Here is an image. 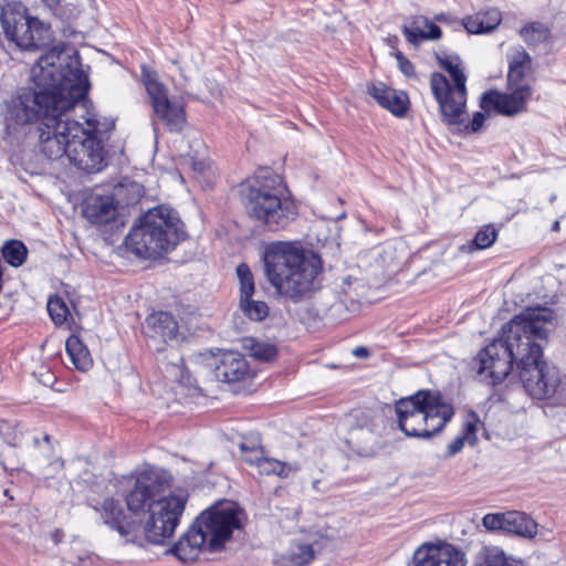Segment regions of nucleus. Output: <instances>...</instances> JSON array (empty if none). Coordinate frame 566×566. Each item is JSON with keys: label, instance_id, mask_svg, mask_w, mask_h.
Masks as SVG:
<instances>
[{"label": "nucleus", "instance_id": "6e6552de", "mask_svg": "<svg viewBox=\"0 0 566 566\" xmlns=\"http://www.w3.org/2000/svg\"><path fill=\"white\" fill-rule=\"evenodd\" d=\"M72 111L83 119V133L70 139L67 158L81 170L98 172L105 166L103 136L113 129L114 122L108 119L102 122L94 112L86 109L84 103H76Z\"/></svg>", "mask_w": 566, "mask_h": 566}, {"label": "nucleus", "instance_id": "4468645a", "mask_svg": "<svg viewBox=\"0 0 566 566\" xmlns=\"http://www.w3.org/2000/svg\"><path fill=\"white\" fill-rule=\"evenodd\" d=\"M142 78L156 116L170 132H180L186 124L184 105L168 97V90L158 81L156 73L143 69Z\"/></svg>", "mask_w": 566, "mask_h": 566}, {"label": "nucleus", "instance_id": "9d476101", "mask_svg": "<svg viewBox=\"0 0 566 566\" xmlns=\"http://www.w3.org/2000/svg\"><path fill=\"white\" fill-rule=\"evenodd\" d=\"M188 501L186 490L178 489L161 495L149 506L144 525L145 538L154 545H165L175 534Z\"/></svg>", "mask_w": 566, "mask_h": 566}, {"label": "nucleus", "instance_id": "8fccbe9b", "mask_svg": "<svg viewBox=\"0 0 566 566\" xmlns=\"http://www.w3.org/2000/svg\"><path fill=\"white\" fill-rule=\"evenodd\" d=\"M434 20L439 21L441 23H447V24H452V23L457 22L455 18H453L452 15L447 14V13H439V14H437L434 17Z\"/></svg>", "mask_w": 566, "mask_h": 566}, {"label": "nucleus", "instance_id": "dca6fc26", "mask_svg": "<svg viewBox=\"0 0 566 566\" xmlns=\"http://www.w3.org/2000/svg\"><path fill=\"white\" fill-rule=\"evenodd\" d=\"M511 93L489 91L481 97V108L485 112L495 111L506 116L516 115L525 111L526 103L532 95L531 85L511 87Z\"/></svg>", "mask_w": 566, "mask_h": 566}, {"label": "nucleus", "instance_id": "f8f14e48", "mask_svg": "<svg viewBox=\"0 0 566 566\" xmlns=\"http://www.w3.org/2000/svg\"><path fill=\"white\" fill-rule=\"evenodd\" d=\"M171 482V474L161 468L149 467L142 470L133 478V484L126 493L128 510L134 514L148 511L170 488Z\"/></svg>", "mask_w": 566, "mask_h": 566}, {"label": "nucleus", "instance_id": "39448f33", "mask_svg": "<svg viewBox=\"0 0 566 566\" xmlns=\"http://www.w3.org/2000/svg\"><path fill=\"white\" fill-rule=\"evenodd\" d=\"M185 237L184 224L177 212L158 206L149 209L132 228L125 244L135 255L150 259L168 252Z\"/></svg>", "mask_w": 566, "mask_h": 566}, {"label": "nucleus", "instance_id": "c9c22d12", "mask_svg": "<svg viewBox=\"0 0 566 566\" xmlns=\"http://www.w3.org/2000/svg\"><path fill=\"white\" fill-rule=\"evenodd\" d=\"M3 259L11 266L22 265L28 255L27 247L19 240H10L2 248Z\"/></svg>", "mask_w": 566, "mask_h": 566}, {"label": "nucleus", "instance_id": "1a4fd4ad", "mask_svg": "<svg viewBox=\"0 0 566 566\" xmlns=\"http://www.w3.org/2000/svg\"><path fill=\"white\" fill-rule=\"evenodd\" d=\"M0 24L6 39L21 50L39 48L49 38L48 25L30 15L21 1H10L2 6Z\"/></svg>", "mask_w": 566, "mask_h": 566}, {"label": "nucleus", "instance_id": "09e8293b", "mask_svg": "<svg viewBox=\"0 0 566 566\" xmlns=\"http://www.w3.org/2000/svg\"><path fill=\"white\" fill-rule=\"evenodd\" d=\"M396 57H397V60H398V64H399V67H400L401 72H402L403 74H406L407 76L412 75V74H413V72H415V69H413L412 63H411L410 61H408V60L402 55V53H401V52H398V53L396 54Z\"/></svg>", "mask_w": 566, "mask_h": 566}, {"label": "nucleus", "instance_id": "a19ab883", "mask_svg": "<svg viewBox=\"0 0 566 566\" xmlns=\"http://www.w3.org/2000/svg\"><path fill=\"white\" fill-rule=\"evenodd\" d=\"M124 191H127V193H128V197L126 199V205L136 203L144 196V188L140 184H137V182L119 185L116 188L117 195H120Z\"/></svg>", "mask_w": 566, "mask_h": 566}, {"label": "nucleus", "instance_id": "f03ea898", "mask_svg": "<svg viewBox=\"0 0 566 566\" xmlns=\"http://www.w3.org/2000/svg\"><path fill=\"white\" fill-rule=\"evenodd\" d=\"M553 312L546 307L526 308L502 329L501 338L485 346L472 361L481 381L492 385L504 380L513 363L521 367L543 358L553 325Z\"/></svg>", "mask_w": 566, "mask_h": 566}, {"label": "nucleus", "instance_id": "37998d69", "mask_svg": "<svg viewBox=\"0 0 566 566\" xmlns=\"http://www.w3.org/2000/svg\"><path fill=\"white\" fill-rule=\"evenodd\" d=\"M481 422L474 413L470 415L464 423V431L462 436H464L467 442L471 446H473L478 440L476 432Z\"/></svg>", "mask_w": 566, "mask_h": 566}, {"label": "nucleus", "instance_id": "f704fd0d", "mask_svg": "<svg viewBox=\"0 0 566 566\" xmlns=\"http://www.w3.org/2000/svg\"><path fill=\"white\" fill-rule=\"evenodd\" d=\"M496 229L492 224H486L476 232L474 239L470 243L462 245L460 249L463 252L488 249L496 241Z\"/></svg>", "mask_w": 566, "mask_h": 566}, {"label": "nucleus", "instance_id": "ddd939ff", "mask_svg": "<svg viewBox=\"0 0 566 566\" xmlns=\"http://www.w3.org/2000/svg\"><path fill=\"white\" fill-rule=\"evenodd\" d=\"M71 112L65 115H55L52 123L40 126L39 148L48 159L57 160L67 157L71 138L83 133V123L72 119Z\"/></svg>", "mask_w": 566, "mask_h": 566}, {"label": "nucleus", "instance_id": "2eb2a0df", "mask_svg": "<svg viewBox=\"0 0 566 566\" xmlns=\"http://www.w3.org/2000/svg\"><path fill=\"white\" fill-rule=\"evenodd\" d=\"M520 368V378L530 396L544 399L553 398L556 401L559 371L543 358L526 363Z\"/></svg>", "mask_w": 566, "mask_h": 566}, {"label": "nucleus", "instance_id": "e433bc0d", "mask_svg": "<svg viewBox=\"0 0 566 566\" xmlns=\"http://www.w3.org/2000/svg\"><path fill=\"white\" fill-rule=\"evenodd\" d=\"M520 34L528 45H537L548 40L551 31L541 22H532L525 25Z\"/></svg>", "mask_w": 566, "mask_h": 566}, {"label": "nucleus", "instance_id": "49530a36", "mask_svg": "<svg viewBox=\"0 0 566 566\" xmlns=\"http://www.w3.org/2000/svg\"><path fill=\"white\" fill-rule=\"evenodd\" d=\"M556 403L566 407V373L563 376L559 375Z\"/></svg>", "mask_w": 566, "mask_h": 566}, {"label": "nucleus", "instance_id": "7ed1b4c3", "mask_svg": "<svg viewBox=\"0 0 566 566\" xmlns=\"http://www.w3.org/2000/svg\"><path fill=\"white\" fill-rule=\"evenodd\" d=\"M263 261L266 279L281 297L298 303L321 287V258L296 242L269 244Z\"/></svg>", "mask_w": 566, "mask_h": 566}, {"label": "nucleus", "instance_id": "4c0bfd02", "mask_svg": "<svg viewBox=\"0 0 566 566\" xmlns=\"http://www.w3.org/2000/svg\"><path fill=\"white\" fill-rule=\"evenodd\" d=\"M240 308L252 321H263L269 315V306L263 301H255L252 297L240 300Z\"/></svg>", "mask_w": 566, "mask_h": 566}, {"label": "nucleus", "instance_id": "f3484780", "mask_svg": "<svg viewBox=\"0 0 566 566\" xmlns=\"http://www.w3.org/2000/svg\"><path fill=\"white\" fill-rule=\"evenodd\" d=\"M415 566H465V554L452 544L424 543L413 553Z\"/></svg>", "mask_w": 566, "mask_h": 566}, {"label": "nucleus", "instance_id": "c03bdc74", "mask_svg": "<svg viewBox=\"0 0 566 566\" xmlns=\"http://www.w3.org/2000/svg\"><path fill=\"white\" fill-rule=\"evenodd\" d=\"M264 451L260 443H253L250 451L242 453V459L251 467H256L263 458Z\"/></svg>", "mask_w": 566, "mask_h": 566}, {"label": "nucleus", "instance_id": "f257e3e1", "mask_svg": "<svg viewBox=\"0 0 566 566\" xmlns=\"http://www.w3.org/2000/svg\"><path fill=\"white\" fill-rule=\"evenodd\" d=\"M33 87L23 88L7 104L4 116L9 136L25 133L35 124L52 123L55 115L72 112L88 86L76 54L57 46L41 55L31 69Z\"/></svg>", "mask_w": 566, "mask_h": 566}, {"label": "nucleus", "instance_id": "a878e982", "mask_svg": "<svg viewBox=\"0 0 566 566\" xmlns=\"http://www.w3.org/2000/svg\"><path fill=\"white\" fill-rule=\"evenodd\" d=\"M344 426L352 440H360L375 432V412L369 409H355L346 415Z\"/></svg>", "mask_w": 566, "mask_h": 566}, {"label": "nucleus", "instance_id": "bb28decb", "mask_svg": "<svg viewBox=\"0 0 566 566\" xmlns=\"http://www.w3.org/2000/svg\"><path fill=\"white\" fill-rule=\"evenodd\" d=\"M501 20L500 11L490 9L467 17L460 24L463 25L469 33L480 34L493 31L501 23Z\"/></svg>", "mask_w": 566, "mask_h": 566}, {"label": "nucleus", "instance_id": "cd10ccee", "mask_svg": "<svg viewBox=\"0 0 566 566\" xmlns=\"http://www.w3.org/2000/svg\"><path fill=\"white\" fill-rule=\"evenodd\" d=\"M531 70L532 60L530 54L525 50H516L513 52L510 56V69L507 74L510 87L528 85L523 81Z\"/></svg>", "mask_w": 566, "mask_h": 566}, {"label": "nucleus", "instance_id": "603ef678", "mask_svg": "<svg viewBox=\"0 0 566 566\" xmlns=\"http://www.w3.org/2000/svg\"><path fill=\"white\" fill-rule=\"evenodd\" d=\"M253 443H259V441H243L240 443V450H241V453H245L248 451H250L251 447Z\"/></svg>", "mask_w": 566, "mask_h": 566}, {"label": "nucleus", "instance_id": "0eeeda50", "mask_svg": "<svg viewBox=\"0 0 566 566\" xmlns=\"http://www.w3.org/2000/svg\"><path fill=\"white\" fill-rule=\"evenodd\" d=\"M437 60L448 72L452 83L441 73L434 72L430 77V90L439 105L443 123L460 125L463 123L467 106V75L459 55L439 53Z\"/></svg>", "mask_w": 566, "mask_h": 566}, {"label": "nucleus", "instance_id": "6e6d98bb", "mask_svg": "<svg viewBox=\"0 0 566 566\" xmlns=\"http://www.w3.org/2000/svg\"><path fill=\"white\" fill-rule=\"evenodd\" d=\"M555 199H556V195H552L549 201L554 202Z\"/></svg>", "mask_w": 566, "mask_h": 566}, {"label": "nucleus", "instance_id": "5fc2aeb1", "mask_svg": "<svg viewBox=\"0 0 566 566\" xmlns=\"http://www.w3.org/2000/svg\"><path fill=\"white\" fill-rule=\"evenodd\" d=\"M343 284H344V285H350V277L348 276L347 279H345V280L343 281Z\"/></svg>", "mask_w": 566, "mask_h": 566}, {"label": "nucleus", "instance_id": "423d86ee", "mask_svg": "<svg viewBox=\"0 0 566 566\" xmlns=\"http://www.w3.org/2000/svg\"><path fill=\"white\" fill-rule=\"evenodd\" d=\"M398 427L407 436L428 439L443 430L452 419V405L439 392L419 390L399 399L395 405Z\"/></svg>", "mask_w": 566, "mask_h": 566}, {"label": "nucleus", "instance_id": "473e14b6", "mask_svg": "<svg viewBox=\"0 0 566 566\" xmlns=\"http://www.w3.org/2000/svg\"><path fill=\"white\" fill-rule=\"evenodd\" d=\"M480 566H522L515 559L509 558L497 546H486L479 554Z\"/></svg>", "mask_w": 566, "mask_h": 566}, {"label": "nucleus", "instance_id": "3c124183", "mask_svg": "<svg viewBox=\"0 0 566 566\" xmlns=\"http://www.w3.org/2000/svg\"><path fill=\"white\" fill-rule=\"evenodd\" d=\"M353 354L358 358H366L368 356V349L366 347L359 346L353 350Z\"/></svg>", "mask_w": 566, "mask_h": 566}, {"label": "nucleus", "instance_id": "393cba45", "mask_svg": "<svg viewBox=\"0 0 566 566\" xmlns=\"http://www.w3.org/2000/svg\"><path fill=\"white\" fill-rule=\"evenodd\" d=\"M368 93L378 102V104L391 112L396 116L405 115L408 107V97L402 92H397L381 82L373 83L368 87Z\"/></svg>", "mask_w": 566, "mask_h": 566}, {"label": "nucleus", "instance_id": "ea45409f", "mask_svg": "<svg viewBox=\"0 0 566 566\" xmlns=\"http://www.w3.org/2000/svg\"><path fill=\"white\" fill-rule=\"evenodd\" d=\"M48 312L56 325L63 324L69 315L65 302L59 296H52L48 301Z\"/></svg>", "mask_w": 566, "mask_h": 566}, {"label": "nucleus", "instance_id": "2f4dec72", "mask_svg": "<svg viewBox=\"0 0 566 566\" xmlns=\"http://www.w3.org/2000/svg\"><path fill=\"white\" fill-rule=\"evenodd\" d=\"M255 469L260 475L273 474L286 479L291 473L298 471L300 467L296 463L282 462L274 458L263 455Z\"/></svg>", "mask_w": 566, "mask_h": 566}, {"label": "nucleus", "instance_id": "79ce46f5", "mask_svg": "<svg viewBox=\"0 0 566 566\" xmlns=\"http://www.w3.org/2000/svg\"><path fill=\"white\" fill-rule=\"evenodd\" d=\"M505 518H506V512L505 513H489L483 516L482 525L488 531H503L504 532Z\"/></svg>", "mask_w": 566, "mask_h": 566}, {"label": "nucleus", "instance_id": "4be33fe9", "mask_svg": "<svg viewBox=\"0 0 566 566\" xmlns=\"http://www.w3.org/2000/svg\"><path fill=\"white\" fill-rule=\"evenodd\" d=\"M402 33L413 46H419L424 41L441 38L440 28L424 15L408 18L402 25Z\"/></svg>", "mask_w": 566, "mask_h": 566}, {"label": "nucleus", "instance_id": "72a5a7b5", "mask_svg": "<svg viewBox=\"0 0 566 566\" xmlns=\"http://www.w3.org/2000/svg\"><path fill=\"white\" fill-rule=\"evenodd\" d=\"M243 347L251 357L261 361H270L275 358L277 354L275 345L254 338H245Z\"/></svg>", "mask_w": 566, "mask_h": 566}, {"label": "nucleus", "instance_id": "7c9ffc66", "mask_svg": "<svg viewBox=\"0 0 566 566\" xmlns=\"http://www.w3.org/2000/svg\"><path fill=\"white\" fill-rule=\"evenodd\" d=\"M65 349L73 365L80 370H87L92 366V357L82 340L72 335L66 339Z\"/></svg>", "mask_w": 566, "mask_h": 566}, {"label": "nucleus", "instance_id": "b1692460", "mask_svg": "<svg viewBox=\"0 0 566 566\" xmlns=\"http://www.w3.org/2000/svg\"><path fill=\"white\" fill-rule=\"evenodd\" d=\"M144 328L151 339L159 338L164 343L177 340L178 323L170 313L158 312L149 315Z\"/></svg>", "mask_w": 566, "mask_h": 566}, {"label": "nucleus", "instance_id": "864d4df0", "mask_svg": "<svg viewBox=\"0 0 566 566\" xmlns=\"http://www.w3.org/2000/svg\"><path fill=\"white\" fill-rule=\"evenodd\" d=\"M559 229H560V222L558 220H556L553 223V231H558Z\"/></svg>", "mask_w": 566, "mask_h": 566}, {"label": "nucleus", "instance_id": "412c9836", "mask_svg": "<svg viewBox=\"0 0 566 566\" xmlns=\"http://www.w3.org/2000/svg\"><path fill=\"white\" fill-rule=\"evenodd\" d=\"M202 549H208V539L195 522L167 553L174 554L178 559L186 563L195 560Z\"/></svg>", "mask_w": 566, "mask_h": 566}, {"label": "nucleus", "instance_id": "c85d7f7f", "mask_svg": "<svg viewBox=\"0 0 566 566\" xmlns=\"http://www.w3.org/2000/svg\"><path fill=\"white\" fill-rule=\"evenodd\" d=\"M504 532L531 538L537 533V524L524 513L510 511L506 512Z\"/></svg>", "mask_w": 566, "mask_h": 566}, {"label": "nucleus", "instance_id": "5701e85b", "mask_svg": "<svg viewBox=\"0 0 566 566\" xmlns=\"http://www.w3.org/2000/svg\"><path fill=\"white\" fill-rule=\"evenodd\" d=\"M249 367L245 358L237 352H226L221 355L214 368L219 381L237 382L245 378Z\"/></svg>", "mask_w": 566, "mask_h": 566}, {"label": "nucleus", "instance_id": "a211bd4d", "mask_svg": "<svg viewBox=\"0 0 566 566\" xmlns=\"http://www.w3.org/2000/svg\"><path fill=\"white\" fill-rule=\"evenodd\" d=\"M34 443L36 446L34 469L45 481L56 478L64 469V461L52 443L51 437L44 434L41 440L34 438Z\"/></svg>", "mask_w": 566, "mask_h": 566}, {"label": "nucleus", "instance_id": "aec40b11", "mask_svg": "<svg viewBox=\"0 0 566 566\" xmlns=\"http://www.w3.org/2000/svg\"><path fill=\"white\" fill-rule=\"evenodd\" d=\"M95 510L99 513L103 522L117 531L120 536L126 537L132 533L134 523L130 521L129 515L126 514L119 500L107 497Z\"/></svg>", "mask_w": 566, "mask_h": 566}, {"label": "nucleus", "instance_id": "a18cd8bd", "mask_svg": "<svg viewBox=\"0 0 566 566\" xmlns=\"http://www.w3.org/2000/svg\"><path fill=\"white\" fill-rule=\"evenodd\" d=\"M484 120H485V115L481 112H476V113H474L473 118L469 124L464 125V122H463L462 124L454 125V126L460 127L463 125L462 130L467 134H472V133L479 132L482 128Z\"/></svg>", "mask_w": 566, "mask_h": 566}, {"label": "nucleus", "instance_id": "de8ad7c7", "mask_svg": "<svg viewBox=\"0 0 566 566\" xmlns=\"http://www.w3.org/2000/svg\"><path fill=\"white\" fill-rule=\"evenodd\" d=\"M467 442V439L464 436H459L454 438L449 444H448V455L452 457L459 453L462 448L464 447V443Z\"/></svg>", "mask_w": 566, "mask_h": 566}, {"label": "nucleus", "instance_id": "20e7f679", "mask_svg": "<svg viewBox=\"0 0 566 566\" xmlns=\"http://www.w3.org/2000/svg\"><path fill=\"white\" fill-rule=\"evenodd\" d=\"M242 198L249 217L269 231L286 228L297 216V208L282 180L268 171L243 186Z\"/></svg>", "mask_w": 566, "mask_h": 566}, {"label": "nucleus", "instance_id": "9b49d317", "mask_svg": "<svg viewBox=\"0 0 566 566\" xmlns=\"http://www.w3.org/2000/svg\"><path fill=\"white\" fill-rule=\"evenodd\" d=\"M244 520V511L235 502L221 501L202 512L196 523L208 539V551L217 552L234 530L242 528Z\"/></svg>", "mask_w": 566, "mask_h": 566}, {"label": "nucleus", "instance_id": "58836bf2", "mask_svg": "<svg viewBox=\"0 0 566 566\" xmlns=\"http://www.w3.org/2000/svg\"><path fill=\"white\" fill-rule=\"evenodd\" d=\"M237 275L240 282V300L252 297L255 287L253 274L250 268L245 263H241L237 266Z\"/></svg>", "mask_w": 566, "mask_h": 566}, {"label": "nucleus", "instance_id": "6ab92c4d", "mask_svg": "<svg viewBox=\"0 0 566 566\" xmlns=\"http://www.w3.org/2000/svg\"><path fill=\"white\" fill-rule=\"evenodd\" d=\"M83 216L94 224H105L117 216V205L112 195L92 193L83 201Z\"/></svg>", "mask_w": 566, "mask_h": 566}, {"label": "nucleus", "instance_id": "c756f323", "mask_svg": "<svg viewBox=\"0 0 566 566\" xmlns=\"http://www.w3.org/2000/svg\"><path fill=\"white\" fill-rule=\"evenodd\" d=\"M314 549L306 543H294L277 559V566H305L314 558Z\"/></svg>", "mask_w": 566, "mask_h": 566}]
</instances>
